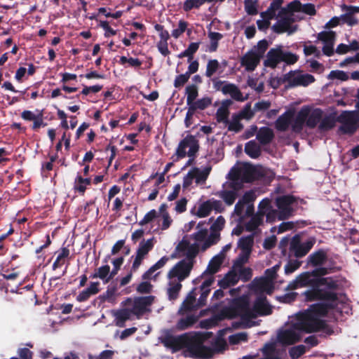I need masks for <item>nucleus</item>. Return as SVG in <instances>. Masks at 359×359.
<instances>
[{
    "label": "nucleus",
    "mask_w": 359,
    "mask_h": 359,
    "mask_svg": "<svg viewBox=\"0 0 359 359\" xmlns=\"http://www.w3.org/2000/svg\"><path fill=\"white\" fill-rule=\"evenodd\" d=\"M327 268H320L312 273L304 272L299 275L294 282L296 287L311 286L312 289L304 292L307 302L321 301L314 305L326 306V314L330 310L336 308L339 303L337 293L334 291L337 287V281L332 278H315L316 276H325L329 273Z\"/></svg>",
    "instance_id": "nucleus-1"
},
{
    "label": "nucleus",
    "mask_w": 359,
    "mask_h": 359,
    "mask_svg": "<svg viewBox=\"0 0 359 359\" xmlns=\"http://www.w3.org/2000/svg\"><path fill=\"white\" fill-rule=\"evenodd\" d=\"M325 315L326 306H311L307 311L299 314L298 321L291 328L279 332L278 341L283 345H290L300 340L302 332L311 333L323 330L326 324L320 318Z\"/></svg>",
    "instance_id": "nucleus-2"
},
{
    "label": "nucleus",
    "mask_w": 359,
    "mask_h": 359,
    "mask_svg": "<svg viewBox=\"0 0 359 359\" xmlns=\"http://www.w3.org/2000/svg\"><path fill=\"white\" fill-rule=\"evenodd\" d=\"M283 0H273L270 4L271 8L278 11L277 21L271 27V29L276 34L287 33L292 34L298 29V25L294 22L304 18V14L314 15L316 13V7L313 4H302L299 1L294 0L286 6L281 7Z\"/></svg>",
    "instance_id": "nucleus-3"
},
{
    "label": "nucleus",
    "mask_w": 359,
    "mask_h": 359,
    "mask_svg": "<svg viewBox=\"0 0 359 359\" xmlns=\"http://www.w3.org/2000/svg\"><path fill=\"white\" fill-rule=\"evenodd\" d=\"M228 318L239 316L243 322L249 321L258 316H266L271 313V308L265 297L257 299L252 309H250L245 299L236 300L231 308L226 311Z\"/></svg>",
    "instance_id": "nucleus-4"
},
{
    "label": "nucleus",
    "mask_w": 359,
    "mask_h": 359,
    "mask_svg": "<svg viewBox=\"0 0 359 359\" xmlns=\"http://www.w3.org/2000/svg\"><path fill=\"white\" fill-rule=\"evenodd\" d=\"M191 271V263L186 262H178L168 271L166 292L170 300L178 298L182 287V282L189 276Z\"/></svg>",
    "instance_id": "nucleus-5"
},
{
    "label": "nucleus",
    "mask_w": 359,
    "mask_h": 359,
    "mask_svg": "<svg viewBox=\"0 0 359 359\" xmlns=\"http://www.w3.org/2000/svg\"><path fill=\"white\" fill-rule=\"evenodd\" d=\"M322 116L323 111L320 109L304 106L298 111L292 124V130L299 133L302 131L304 124L307 127L313 128L320 122Z\"/></svg>",
    "instance_id": "nucleus-6"
},
{
    "label": "nucleus",
    "mask_w": 359,
    "mask_h": 359,
    "mask_svg": "<svg viewBox=\"0 0 359 359\" xmlns=\"http://www.w3.org/2000/svg\"><path fill=\"white\" fill-rule=\"evenodd\" d=\"M264 215H266V220L269 222H273L276 219V212L271 205V200L269 198H264L259 203L257 212L245 224L246 229L249 231L255 230L262 224Z\"/></svg>",
    "instance_id": "nucleus-7"
},
{
    "label": "nucleus",
    "mask_w": 359,
    "mask_h": 359,
    "mask_svg": "<svg viewBox=\"0 0 359 359\" xmlns=\"http://www.w3.org/2000/svg\"><path fill=\"white\" fill-rule=\"evenodd\" d=\"M299 56L290 52L283 51L281 46L271 48L266 54L264 64L266 67L274 69L280 62L293 65L297 62Z\"/></svg>",
    "instance_id": "nucleus-8"
},
{
    "label": "nucleus",
    "mask_w": 359,
    "mask_h": 359,
    "mask_svg": "<svg viewBox=\"0 0 359 359\" xmlns=\"http://www.w3.org/2000/svg\"><path fill=\"white\" fill-rule=\"evenodd\" d=\"M199 251L197 243H194L191 238L184 236L176 247L175 252L177 257L185 258L180 262L191 263V269L194 264V259Z\"/></svg>",
    "instance_id": "nucleus-9"
},
{
    "label": "nucleus",
    "mask_w": 359,
    "mask_h": 359,
    "mask_svg": "<svg viewBox=\"0 0 359 359\" xmlns=\"http://www.w3.org/2000/svg\"><path fill=\"white\" fill-rule=\"evenodd\" d=\"M297 199L291 195L279 196L276 199L277 210L276 212V218L279 220H283L292 215L297 206Z\"/></svg>",
    "instance_id": "nucleus-10"
},
{
    "label": "nucleus",
    "mask_w": 359,
    "mask_h": 359,
    "mask_svg": "<svg viewBox=\"0 0 359 359\" xmlns=\"http://www.w3.org/2000/svg\"><path fill=\"white\" fill-rule=\"evenodd\" d=\"M154 297H142L128 298L123 303L124 306H129L133 315L140 318L144 313L149 311V307L154 302Z\"/></svg>",
    "instance_id": "nucleus-11"
},
{
    "label": "nucleus",
    "mask_w": 359,
    "mask_h": 359,
    "mask_svg": "<svg viewBox=\"0 0 359 359\" xmlns=\"http://www.w3.org/2000/svg\"><path fill=\"white\" fill-rule=\"evenodd\" d=\"M199 148L198 141L193 135H187L179 144L176 150L178 158H182L187 155L193 157L198 152Z\"/></svg>",
    "instance_id": "nucleus-12"
},
{
    "label": "nucleus",
    "mask_w": 359,
    "mask_h": 359,
    "mask_svg": "<svg viewBox=\"0 0 359 359\" xmlns=\"http://www.w3.org/2000/svg\"><path fill=\"white\" fill-rule=\"evenodd\" d=\"M154 239L150 238L147 241L143 240L140 243L139 247L136 250L133 264L132 271H137L140 266L142 264V261L146 257L147 254L154 248Z\"/></svg>",
    "instance_id": "nucleus-13"
},
{
    "label": "nucleus",
    "mask_w": 359,
    "mask_h": 359,
    "mask_svg": "<svg viewBox=\"0 0 359 359\" xmlns=\"http://www.w3.org/2000/svg\"><path fill=\"white\" fill-rule=\"evenodd\" d=\"M212 210L222 212L224 210L222 203L214 198L203 201L199 204L195 215L199 218L208 217Z\"/></svg>",
    "instance_id": "nucleus-14"
},
{
    "label": "nucleus",
    "mask_w": 359,
    "mask_h": 359,
    "mask_svg": "<svg viewBox=\"0 0 359 359\" xmlns=\"http://www.w3.org/2000/svg\"><path fill=\"white\" fill-rule=\"evenodd\" d=\"M253 243L254 237L252 235L244 236L239 239L238 242V247L241 249V252L236 259L237 264L243 265L248 262L252 251Z\"/></svg>",
    "instance_id": "nucleus-15"
},
{
    "label": "nucleus",
    "mask_w": 359,
    "mask_h": 359,
    "mask_svg": "<svg viewBox=\"0 0 359 359\" xmlns=\"http://www.w3.org/2000/svg\"><path fill=\"white\" fill-rule=\"evenodd\" d=\"M339 121L342 123L341 130L345 133H353L358 128V120L353 111H344Z\"/></svg>",
    "instance_id": "nucleus-16"
},
{
    "label": "nucleus",
    "mask_w": 359,
    "mask_h": 359,
    "mask_svg": "<svg viewBox=\"0 0 359 359\" xmlns=\"http://www.w3.org/2000/svg\"><path fill=\"white\" fill-rule=\"evenodd\" d=\"M288 82L291 86H306L315 81L313 76L302 72H293L288 74Z\"/></svg>",
    "instance_id": "nucleus-17"
},
{
    "label": "nucleus",
    "mask_w": 359,
    "mask_h": 359,
    "mask_svg": "<svg viewBox=\"0 0 359 359\" xmlns=\"http://www.w3.org/2000/svg\"><path fill=\"white\" fill-rule=\"evenodd\" d=\"M313 244V241L301 243L299 237L295 236L290 243V250L294 252L295 257H302L309 252Z\"/></svg>",
    "instance_id": "nucleus-18"
},
{
    "label": "nucleus",
    "mask_w": 359,
    "mask_h": 359,
    "mask_svg": "<svg viewBox=\"0 0 359 359\" xmlns=\"http://www.w3.org/2000/svg\"><path fill=\"white\" fill-rule=\"evenodd\" d=\"M225 219L222 216H219L210 226V235L209 240L206 242L204 248H208L215 243L219 238V232L223 229L225 225Z\"/></svg>",
    "instance_id": "nucleus-19"
},
{
    "label": "nucleus",
    "mask_w": 359,
    "mask_h": 359,
    "mask_svg": "<svg viewBox=\"0 0 359 359\" xmlns=\"http://www.w3.org/2000/svg\"><path fill=\"white\" fill-rule=\"evenodd\" d=\"M261 57L252 50L247 52L241 58V63L247 71H254L260 62Z\"/></svg>",
    "instance_id": "nucleus-20"
},
{
    "label": "nucleus",
    "mask_w": 359,
    "mask_h": 359,
    "mask_svg": "<svg viewBox=\"0 0 359 359\" xmlns=\"http://www.w3.org/2000/svg\"><path fill=\"white\" fill-rule=\"evenodd\" d=\"M294 111L292 110L287 111L280 116L275 122V128L278 131L285 132L294 121Z\"/></svg>",
    "instance_id": "nucleus-21"
},
{
    "label": "nucleus",
    "mask_w": 359,
    "mask_h": 359,
    "mask_svg": "<svg viewBox=\"0 0 359 359\" xmlns=\"http://www.w3.org/2000/svg\"><path fill=\"white\" fill-rule=\"evenodd\" d=\"M251 287L256 292H266L267 294L272 293L274 288L273 283L263 277L255 279L251 283Z\"/></svg>",
    "instance_id": "nucleus-22"
},
{
    "label": "nucleus",
    "mask_w": 359,
    "mask_h": 359,
    "mask_svg": "<svg viewBox=\"0 0 359 359\" xmlns=\"http://www.w3.org/2000/svg\"><path fill=\"white\" fill-rule=\"evenodd\" d=\"M341 8L346 13L340 16L341 21L348 24L350 26H353L358 23V20L353 16L355 13H359V7L346 6L343 4L341 6Z\"/></svg>",
    "instance_id": "nucleus-23"
},
{
    "label": "nucleus",
    "mask_w": 359,
    "mask_h": 359,
    "mask_svg": "<svg viewBox=\"0 0 359 359\" xmlns=\"http://www.w3.org/2000/svg\"><path fill=\"white\" fill-rule=\"evenodd\" d=\"M277 11L275 8H271V6H269L265 12H262L261 13L262 19L257 21L258 28L262 30L266 29L270 25L271 20L276 15Z\"/></svg>",
    "instance_id": "nucleus-24"
},
{
    "label": "nucleus",
    "mask_w": 359,
    "mask_h": 359,
    "mask_svg": "<svg viewBox=\"0 0 359 359\" xmlns=\"http://www.w3.org/2000/svg\"><path fill=\"white\" fill-rule=\"evenodd\" d=\"M232 102L230 100L222 101L220 107L217 109L216 112V119L219 123H227L228 118L229 116V107L231 105Z\"/></svg>",
    "instance_id": "nucleus-25"
},
{
    "label": "nucleus",
    "mask_w": 359,
    "mask_h": 359,
    "mask_svg": "<svg viewBox=\"0 0 359 359\" xmlns=\"http://www.w3.org/2000/svg\"><path fill=\"white\" fill-rule=\"evenodd\" d=\"M226 184L224 185L223 189L215 193V196H217L223 200L227 205H231L235 202L237 194L235 189H227Z\"/></svg>",
    "instance_id": "nucleus-26"
},
{
    "label": "nucleus",
    "mask_w": 359,
    "mask_h": 359,
    "mask_svg": "<svg viewBox=\"0 0 359 359\" xmlns=\"http://www.w3.org/2000/svg\"><path fill=\"white\" fill-rule=\"evenodd\" d=\"M100 283L98 282L90 283L89 287L81 291L76 297V300L79 302L88 300L91 296L97 294L100 291Z\"/></svg>",
    "instance_id": "nucleus-27"
},
{
    "label": "nucleus",
    "mask_w": 359,
    "mask_h": 359,
    "mask_svg": "<svg viewBox=\"0 0 359 359\" xmlns=\"http://www.w3.org/2000/svg\"><path fill=\"white\" fill-rule=\"evenodd\" d=\"M170 258L168 257L164 256L161 259H159L155 264L151 266L143 275L142 278L144 280L147 279H156L159 273H157L154 275V273L163 268L166 263L168 262Z\"/></svg>",
    "instance_id": "nucleus-28"
},
{
    "label": "nucleus",
    "mask_w": 359,
    "mask_h": 359,
    "mask_svg": "<svg viewBox=\"0 0 359 359\" xmlns=\"http://www.w3.org/2000/svg\"><path fill=\"white\" fill-rule=\"evenodd\" d=\"M235 179H241L242 182H250L255 179V169L251 165H244L238 170Z\"/></svg>",
    "instance_id": "nucleus-29"
},
{
    "label": "nucleus",
    "mask_w": 359,
    "mask_h": 359,
    "mask_svg": "<svg viewBox=\"0 0 359 359\" xmlns=\"http://www.w3.org/2000/svg\"><path fill=\"white\" fill-rule=\"evenodd\" d=\"M224 95H229L232 99L238 102H243L248 98L247 96H243L237 86L230 83H227V85H226V88L224 90Z\"/></svg>",
    "instance_id": "nucleus-30"
},
{
    "label": "nucleus",
    "mask_w": 359,
    "mask_h": 359,
    "mask_svg": "<svg viewBox=\"0 0 359 359\" xmlns=\"http://www.w3.org/2000/svg\"><path fill=\"white\" fill-rule=\"evenodd\" d=\"M274 137V133L272 129L268 127H262L257 133V140L261 144H267L270 143Z\"/></svg>",
    "instance_id": "nucleus-31"
},
{
    "label": "nucleus",
    "mask_w": 359,
    "mask_h": 359,
    "mask_svg": "<svg viewBox=\"0 0 359 359\" xmlns=\"http://www.w3.org/2000/svg\"><path fill=\"white\" fill-rule=\"evenodd\" d=\"M239 276L236 271V266H233L232 271H229L219 282L222 287L226 288L234 285L238 283Z\"/></svg>",
    "instance_id": "nucleus-32"
},
{
    "label": "nucleus",
    "mask_w": 359,
    "mask_h": 359,
    "mask_svg": "<svg viewBox=\"0 0 359 359\" xmlns=\"http://www.w3.org/2000/svg\"><path fill=\"white\" fill-rule=\"evenodd\" d=\"M327 258L326 252L323 250H320L309 256L308 264L313 266H320L325 263Z\"/></svg>",
    "instance_id": "nucleus-33"
},
{
    "label": "nucleus",
    "mask_w": 359,
    "mask_h": 359,
    "mask_svg": "<svg viewBox=\"0 0 359 359\" xmlns=\"http://www.w3.org/2000/svg\"><path fill=\"white\" fill-rule=\"evenodd\" d=\"M183 341V336L174 337L170 334H166L161 338V342L164 346L172 348L174 350L180 348Z\"/></svg>",
    "instance_id": "nucleus-34"
},
{
    "label": "nucleus",
    "mask_w": 359,
    "mask_h": 359,
    "mask_svg": "<svg viewBox=\"0 0 359 359\" xmlns=\"http://www.w3.org/2000/svg\"><path fill=\"white\" fill-rule=\"evenodd\" d=\"M132 315L129 306H125V308L119 309L114 314L116 325L120 327H123L125 321L130 319Z\"/></svg>",
    "instance_id": "nucleus-35"
},
{
    "label": "nucleus",
    "mask_w": 359,
    "mask_h": 359,
    "mask_svg": "<svg viewBox=\"0 0 359 359\" xmlns=\"http://www.w3.org/2000/svg\"><path fill=\"white\" fill-rule=\"evenodd\" d=\"M189 238H191L194 243H197L198 245V248L201 247L203 250H205L207 248H204V246L209 240V236H208V230L207 229H201L198 232L195 233Z\"/></svg>",
    "instance_id": "nucleus-36"
},
{
    "label": "nucleus",
    "mask_w": 359,
    "mask_h": 359,
    "mask_svg": "<svg viewBox=\"0 0 359 359\" xmlns=\"http://www.w3.org/2000/svg\"><path fill=\"white\" fill-rule=\"evenodd\" d=\"M245 152L251 158H256L261 154V147L255 141H250L245 144Z\"/></svg>",
    "instance_id": "nucleus-37"
},
{
    "label": "nucleus",
    "mask_w": 359,
    "mask_h": 359,
    "mask_svg": "<svg viewBox=\"0 0 359 359\" xmlns=\"http://www.w3.org/2000/svg\"><path fill=\"white\" fill-rule=\"evenodd\" d=\"M210 170L211 168L210 167L205 168L202 170L196 168L191 169L196 182L197 184L205 183L210 174Z\"/></svg>",
    "instance_id": "nucleus-38"
},
{
    "label": "nucleus",
    "mask_w": 359,
    "mask_h": 359,
    "mask_svg": "<svg viewBox=\"0 0 359 359\" xmlns=\"http://www.w3.org/2000/svg\"><path fill=\"white\" fill-rule=\"evenodd\" d=\"M241 119L236 114H233L230 121H227V123H225L229 131L234 133H238L243 130V126L241 123Z\"/></svg>",
    "instance_id": "nucleus-39"
},
{
    "label": "nucleus",
    "mask_w": 359,
    "mask_h": 359,
    "mask_svg": "<svg viewBox=\"0 0 359 359\" xmlns=\"http://www.w3.org/2000/svg\"><path fill=\"white\" fill-rule=\"evenodd\" d=\"M224 259V253H220L217 255V256L214 257L211 261L210 262L208 270L210 273H216L218 269H219L221 264H222L223 261Z\"/></svg>",
    "instance_id": "nucleus-40"
},
{
    "label": "nucleus",
    "mask_w": 359,
    "mask_h": 359,
    "mask_svg": "<svg viewBox=\"0 0 359 359\" xmlns=\"http://www.w3.org/2000/svg\"><path fill=\"white\" fill-rule=\"evenodd\" d=\"M198 320V318L196 316L191 315L187 316L184 318L180 319L177 325L176 328L179 330H183L189 328L192 326Z\"/></svg>",
    "instance_id": "nucleus-41"
},
{
    "label": "nucleus",
    "mask_w": 359,
    "mask_h": 359,
    "mask_svg": "<svg viewBox=\"0 0 359 359\" xmlns=\"http://www.w3.org/2000/svg\"><path fill=\"white\" fill-rule=\"evenodd\" d=\"M92 277L94 278H98L102 280L105 283H107L110 280L109 266L106 264L99 267L96 272L93 274Z\"/></svg>",
    "instance_id": "nucleus-42"
},
{
    "label": "nucleus",
    "mask_w": 359,
    "mask_h": 359,
    "mask_svg": "<svg viewBox=\"0 0 359 359\" xmlns=\"http://www.w3.org/2000/svg\"><path fill=\"white\" fill-rule=\"evenodd\" d=\"M200 46L199 42H193L191 43L188 48L184 50L183 52L180 53L178 55L179 58H182L184 57H188V61H191L193 60L194 53L198 50Z\"/></svg>",
    "instance_id": "nucleus-43"
},
{
    "label": "nucleus",
    "mask_w": 359,
    "mask_h": 359,
    "mask_svg": "<svg viewBox=\"0 0 359 359\" xmlns=\"http://www.w3.org/2000/svg\"><path fill=\"white\" fill-rule=\"evenodd\" d=\"M90 184V179L83 178L81 176L78 175L74 182V188L76 191L83 194L86 189L87 186Z\"/></svg>",
    "instance_id": "nucleus-44"
},
{
    "label": "nucleus",
    "mask_w": 359,
    "mask_h": 359,
    "mask_svg": "<svg viewBox=\"0 0 359 359\" xmlns=\"http://www.w3.org/2000/svg\"><path fill=\"white\" fill-rule=\"evenodd\" d=\"M187 104L191 107L198 96V88L195 85H190L186 88Z\"/></svg>",
    "instance_id": "nucleus-45"
},
{
    "label": "nucleus",
    "mask_w": 359,
    "mask_h": 359,
    "mask_svg": "<svg viewBox=\"0 0 359 359\" xmlns=\"http://www.w3.org/2000/svg\"><path fill=\"white\" fill-rule=\"evenodd\" d=\"M161 212L162 224L161 226V230L168 229L172 224V219L169 213L165 210V205H162L160 208Z\"/></svg>",
    "instance_id": "nucleus-46"
},
{
    "label": "nucleus",
    "mask_w": 359,
    "mask_h": 359,
    "mask_svg": "<svg viewBox=\"0 0 359 359\" xmlns=\"http://www.w3.org/2000/svg\"><path fill=\"white\" fill-rule=\"evenodd\" d=\"M220 65L217 60L212 59L209 60L207 63L205 76L208 78H210L215 74L219 69Z\"/></svg>",
    "instance_id": "nucleus-47"
},
{
    "label": "nucleus",
    "mask_w": 359,
    "mask_h": 359,
    "mask_svg": "<svg viewBox=\"0 0 359 359\" xmlns=\"http://www.w3.org/2000/svg\"><path fill=\"white\" fill-rule=\"evenodd\" d=\"M208 37L210 41V45L209 47V50L210 52H215L217 50L218 47V41L222 39L223 36L222 34L219 32H209Z\"/></svg>",
    "instance_id": "nucleus-48"
},
{
    "label": "nucleus",
    "mask_w": 359,
    "mask_h": 359,
    "mask_svg": "<svg viewBox=\"0 0 359 359\" xmlns=\"http://www.w3.org/2000/svg\"><path fill=\"white\" fill-rule=\"evenodd\" d=\"M234 266H236V271L238 272L239 279L243 280V281L249 280L252 276V270L250 268H243L242 265H238L235 262Z\"/></svg>",
    "instance_id": "nucleus-49"
},
{
    "label": "nucleus",
    "mask_w": 359,
    "mask_h": 359,
    "mask_svg": "<svg viewBox=\"0 0 359 359\" xmlns=\"http://www.w3.org/2000/svg\"><path fill=\"white\" fill-rule=\"evenodd\" d=\"M317 39L325 43H334L335 32L333 31H323L318 33Z\"/></svg>",
    "instance_id": "nucleus-50"
},
{
    "label": "nucleus",
    "mask_w": 359,
    "mask_h": 359,
    "mask_svg": "<svg viewBox=\"0 0 359 359\" xmlns=\"http://www.w3.org/2000/svg\"><path fill=\"white\" fill-rule=\"evenodd\" d=\"M205 2L207 0H186L183 4V9L184 11H189L194 8H198Z\"/></svg>",
    "instance_id": "nucleus-51"
},
{
    "label": "nucleus",
    "mask_w": 359,
    "mask_h": 359,
    "mask_svg": "<svg viewBox=\"0 0 359 359\" xmlns=\"http://www.w3.org/2000/svg\"><path fill=\"white\" fill-rule=\"evenodd\" d=\"M211 104V99L209 97H203L197 101H195L190 107L194 111L196 109H204Z\"/></svg>",
    "instance_id": "nucleus-52"
},
{
    "label": "nucleus",
    "mask_w": 359,
    "mask_h": 359,
    "mask_svg": "<svg viewBox=\"0 0 359 359\" xmlns=\"http://www.w3.org/2000/svg\"><path fill=\"white\" fill-rule=\"evenodd\" d=\"M269 43L267 41L262 40L258 42L257 45L255 46L252 49V51H255V53L259 55L261 58L263 57L265 51L268 48Z\"/></svg>",
    "instance_id": "nucleus-53"
},
{
    "label": "nucleus",
    "mask_w": 359,
    "mask_h": 359,
    "mask_svg": "<svg viewBox=\"0 0 359 359\" xmlns=\"http://www.w3.org/2000/svg\"><path fill=\"white\" fill-rule=\"evenodd\" d=\"M334 126V121L331 117H325L319 124V130L321 131L329 130Z\"/></svg>",
    "instance_id": "nucleus-54"
},
{
    "label": "nucleus",
    "mask_w": 359,
    "mask_h": 359,
    "mask_svg": "<svg viewBox=\"0 0 359 359\" xmlns=\"http://www.w3.org/2000/svg\"><path fill=\"white\" fill-rule=\"evenodd\" d=\"M327 78L330 80L338 79L340 81H346L348 79V76L343 71L333 70L330 72Z\"/></svg>",
    "instance_id": "nucleus-55"
},
{
    "label": "nucleus",
    "mask_w": 359,
    "mask_h": 359,
    "mask_svg": "<svg viewBox=\"0 0 359 359\" xmlns=\"http://www.w3.org/2000/svg\"><path fill=\"white\" fill-rule=\"evenodd\" d=\"M188 24L183 20H180L178 23V28L173 29L172 32V36L177 39L179 38L187 29Z\"/></svg>",
    "instance_id": "nucleus-56"
},
{
    "label": "nucleus",
    "mask_w": 359,
    "mask_h": 359,
    "mask_svg": "<svg viewBox=\"0 0 359 359\" xmlns=\"http://www.w3.org/2000/svg\"><path fill=\"white\" fill-rule=\"evenodd\" d=\"M245 10L249 15L257 13V1L254 0H245Z\"/></svg>",
    "instance_id": "nucleus-57"
},
{
    "label": "nucleus",
    "mask_w": 359,
    "mask_h": 359,
    "mask_svg": "<svg viewBox=\"0 0 359 359\" xmlns=\"http://www.w3.org/2000/svg\"><path fill=\"white\" fill-rule=\"evenodd\" d=\"M248 339V334L245 332H240L233 335H231L229 337V341L230 344H236L241 341H245Z\"/></svg>",
    "instance_id": "nucleus-58"
},
{
    "label": "nucleus",
    "mask_w": 359,
    "mask_h": 359,
    "mask_svg": "<svg viewBox=\"0 0 359 359\" xmlns=\"http://www.w3.org/2000/svg\"><path fill=\"white\" fill-rule=\"evenodd\" d=\"M190 76L186 72L184 74L177 76L174 81V86L176 88L182 87L189 79Z\"/></svg>",
    "instance_id": "nucleus-59"
},
{
    "label": "nucleus",
    "mask_w": 359,
    "mask_h": 359,
    "mask_svg": "<svg viewBox=\"0 0 359 359\" xmlns=\"http://www.w3.org/2000/svg\"><path fill=\"white\" fill-rule=\"evenodd\" d=\"M120 62L122 65L128 63L130 67H139L142 65V62L139 59L133 57L128 58L126 56L121 57Z\"/></svg>",
    "instance_id": "nucleus-60"
},
{
    "label": "nucleus",
    "mask_w": 359,
    "mask_h": 359,
    "mask_svg": "<svg viewBox=\"0 0 359 359\" xmlns=\"http://www.w3.org/2000/svg\"><path fill=\"white\" fill-rule=\"evenodd\" d=\"M194 303L195 297L192 296L187 297L182 304L180 311L187 312L188 311H191L194 307Z\"/></svg>",
    "instance_id": "nucleus-61"
},
{
    "label": "nucleus",
    "mask_w": 359,
    "mask_h": 359,
    "mask_svg": "<svg viewBox=\"0 0 359 359\" xmlns=\"http://www.w3.org/2000/svg\"><path fill=\"white\" fill-rule=\"evenodd\" d=\"M304 53L305 55H314L315 57L320 56V51L317 48L316 46L313 45H304Z\"/></svg>",
    "instance_id": "nucleus-62"
},
{
    "label": "nucleus",
    "mask_w": 359,
    "mask_h": 359,
    "mask_svg": "<svg viewBox=\"0 0 359 359\" xmlns=\"http://www.w3.org/2000/svg\"><path fill=\"white\" fill-rule=\"evenodd\" d=\"M306 351V348L303 345L292 347L290 350V355L293 359H297L303 355Z\"/></svg>",
    "instance_id": "nucleus-63"
},
{
    "label": "nucleus",
    "mask_w": 359,
    "mask_h": 359,
    "mask_svg": "<svg viewBox=\"0 0 359 359\" xmlns=\"http://www.w3.org/2000/svg\"><path fill=\"white\" fill-rule=\"evenodd\" d=\"M280 264H278L271 269H267L265 271L264 278H267L273 283V280L276 278L277 271L280 269Z\"/></svg>",
    "instance_id": "nucleus-64"
}]
</instances>
